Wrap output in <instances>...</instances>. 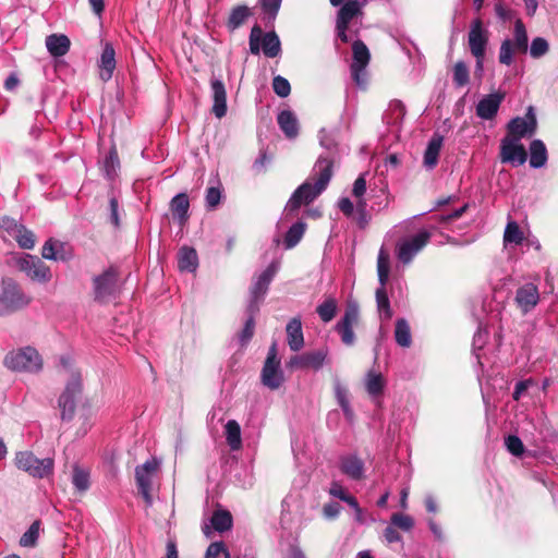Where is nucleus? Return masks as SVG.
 <instances>
[{
  "label": "nucleus",
  "mask_w": 558,
  "mask_h": 558,
  "mask_svg": "<svg viewBox=\"0 0 558 558\" xmlns=\"http://www.w3.org/2000/svg\"><path fill=\"white\" fill-rule=\"evenodd\" d=\"M353 62L351 65L367 66L371 53L367 46L360 39L352 44Z\"/></svg>",
  "instance_id": "nucleus-38"
},
{
  "label": "nucleus",
  "mask_w": 558,
  "mask_h": 558,
  "mask_svg": "<svg viewBox=\"0 0 558 558\" xmlns=\"http://www.w3.org/2000/svg\"><path fill=\"white\" fill-rule=\"evenodd\" d=\"M537 129V120L533 107H529L524 117L511 119L507 125V137L521 141L524 137H532Z\"/></svg>",
  "instance_id": "nucleus-11"
},
{
  "label": "nucleus",
  "mask_w": 558,
  "mask_h": 558,
  "mask_svg": "<svg viewBox=\"0 0 558 558\" xmlns=\"http://www.w3.org/2000/svg\"><path fill=\"white\" fill-rule=\"evenodd\" d=\"M306 225L302 221L293 223L286 233L284 245L287 248L294 247L303 238Z\"/></svg>",
  "instance_id": "nucleus-41"
},
{
  "label": "nucleus",
  "mask_w": 558,
  "mask_h": 558,
  "mask_svg": "<svg viewBox=\"0 0 558 558\" xmlns=\"http://www.w3.org/2000/svg\"><path fill=\"white\" fill-rule=\"evenodd\" d=\"M272 89L281 98H286L291 93V85L287 78L281 75H277L272 80Z\"/></svg>",
  "instance_id": "nucleus-52"
},
{
  "label": "nucleus",
  "mask_w": 558,
  "mask_h": 558,
  "mask_svg": "<svg viewBox=\"0 0 558 558\" xmlns=\"http://www.w3.org/2000/svg\"><path fill=\"white\" fill-rule=\"evenodd\" d=\"M444 144V136L435 133L429 140L427 147L424 151L423 163L429 170H433L438 163L439 153Z\"/></svg>",
  "instance_id": "nucleus-22"
},
{
  "label": "nucleus",
  "mask_w": 558,
  "mask_h": 558,
  "mask_svg": "<svg viewBox=\"0 0 558 558\" xmlns=\"http://www.w3.org/2000/svg\"><path fill=\"white\" fill-rule=\"evenodd\" d=\"M253 15L252 10L244 4H240L236 7H233L230 11V14L226 21V27L229 32H234Z\"/></svg>",
  "instance_id": "nucleus-25"
},
{
  "label": "nucleus",
  "mask_w": 558,
  "mask_h": 558,
  "mask_svg": "<svg viewBox=\"0 0 558 558\" xmlns=\"http://www.w3.org/2000/svg\"><path fill=\"white\" fill-rule=\"evenodd\" d=\"M226 441L232 451L242 448L241 426L235 420H230L225 426Z\"/></svg>",
  "instance_id": "nucleus-32"
},
{
  "label": "nucleus",
  "mask_w": 558,
  "mask_h": 558,
  "mask_svg": "<svg viewBox=\"0 0 558 558\" xmlns=\"http://www.w3.org/2000/svg\"><path fill=\"white\" fill-rule=\"evenodd\" d=\"M210 523L214 531L225 533L232 529L233 518L229 510L216 509L211 514Z\"/></svg>",
  "instance_id": "nucleus-30"
},
{
  "label": "nucleus",
  "mask_w": 558,
  "mask_h": 558,
  "mask_svg": "<svg viewBox=\"0 0 558 558\" xmlns=\"http://www.w3.org/2000/svg\"><path fill=\"white\" fill-rule=\"evenodd\" d=\"M82 375L80 372H72L63 392L58 399L62 421H71L74 417L75 409L82 401Z\"/></svg>",
  "instance_id": "nucleus-2"
},
{
  "label": "nucleus",
  "mask_w": 558,
  "mask_h": 558,
  "mask_svg": "<svg viewBox=\"0 0 558 558\" xmlns=\"http://www.w3.org/2000/svg\"><path fill=\"white\" fill-rule=\"evenodd\" d=\"M287 341L290 349L294 352L300 351L304 347V336L302 330V322L299 317L290 319L286 327Z\"/></svg>",
  "instance_id": "nucleus-21"
},
{
  "label": "nucleus",
  "mask_w": 558,
  "mask_h": 558,
  "mask_svg": "<svg viewBox=\"0 0 558 558\" xmlns=\"http://www.w3.org/2000/svg\"><path fill=\"white\" fill-rule=\"evenodd\" d=\"M395 339L396 342L403 348H409L412 343L411 329L404 318H400L396 322Z\"/></svg>",
  "instance_id": "nucleus-36"
},
{
  "label": "nucleus",
  "mask_w": 558,
  "mask_h": 558,
  "mask_svg": "<svg viewBox=\"0 0 558 558\" xmlns=\"http://www.w3.org/2000/svg\"><path fill=\"white\" fill-rule=\"evenodd\" d=\"M116 52L111 44L107 43L102 49L100 56V78L104 82L109 81L112 77L113 71L116 69Z\"/></svg>",
  "instance_id": "nucleus-23"
},
{
  "label": "nucleus",
  "mask_w": 558,
  "mask_h": 558,
  "mask_svg": "<svg viewBox=\"0 0 558 558\" xmlns=\"http://www.w3.org/2000/svg\"><path fill=\"white\" fill-rule=\"evenodd\" d=\"M214 105L211 112L216 118L221 119L227 113V92L225 84L220 80H213L211 83Z\"/></svg>",
  "instance_id": "nucleus-18"
},
{
  "label": "nucleus",
  "mask_w": 558,
  "mask_h": 558,
  "mask_svg": "<svg viewBox=\"0 0 558 558\" xmlns=\"http://www.w3.org/2000/svg\"><path fill=\"white\" fill-rule=\"evenodd\" d=\"M376 303L380 316L386 320L390 319L393 313L390 307V302L385 286H381L376 290Z\"/></svg>",
  "instance_id": "nucleus-42"
},
{
  "label": "nucleus",
  "mask_w": 558,
  "mask_h": 558,
  "mask_svg": "<svg viewBox=\"0 0 558 558\" xmlns=\"http://www.w3.org/2000/svg\"><path fill=\"white\" fill-rule=\"evenodd\" d=\"M71 41L66 35L51 34L46 37V47L49 53L54 57H63L70 50Z\"/></svg>",
  "instance_id": "nucleus-24"
},
{
  "label": "nucleus",
  "mask_w": 558,
  "mask_h": 558,
  "mask_svg": "<svg viewBox=\"0 0 558 558\" xmlns=\"http://www.w3.org/2000/svg\"><path fill=\"white\" fill-rule=\"evenodd\" d=\"M316 312L324 323H329L337 314V301L333 298L326 299L316 307Z\"/></svg>",
  "instance_id": "nucleus-44"
},
{
  "label": "nucleus",
  "mask_w": 558,
  "mask_h": 558,
  "mask_svg": "<svg viewBox=\"0 0 558 558\" xmlns=\"http://www.w3.org/2000/svg\"><path fill=\"white\" fill-rule=\"evenodd\" d=\"M505 98V93H492L483 97L476 106V114L484 120L493 119Z\"/></svg>",
  "instance_id": "nucleus-17"
},
{
  "label": "nucleus",
  "mask_w": 558,
  "mask_h": 558,
  "mask_svg": "<svg viewBox=\"0 0 558 558\" xmlns=\"http://www.w3.org/2000/svg\"><path fill=\"white\" fill-rule=\"evenodd\" d=\"M517 306L523 314L530 313L539 302V292L534 283H525L515 292Z\"/></svg>",
  "instance_id": "nucleus-16"
},
{
  "label": "nucleus",
  "mask_w": 558,
  "mask_h": 558,
  "mask_svg": "<svg viewBox=\"0 0 558 558\" xmlns=\"http://www.w3.org/2000/svg\"><path fill=\"white\" fill-rule=\"evenodd\" d=\"M31 301L32 298L24 293L14 279H2V289L0 292V316L22 310L26 307Z\"/></svg>",
  "instance_id": "nucleus-3"
},
{
  "label": "nucleus",
  "mask_w": 558,
  "mask_h": 558,
  "mask_svg": "<svg viewBox=\"0 0 558 558\" xmlns=\"http://www.w3.org/2000/svg\"><path fill=\"white\" fill-rule=\"evenodd\" d=\"M466 208H468V205H463L462 207L454 209L451 213L436 214L434 217L437 218L441 225L447 226L451 221L460 218L465 213Z\"/></svg>",
  "instance_id": "nucleus-55"
},
{
  "label": "nucleus",
  "mask_w": 558,
  "mask_h": 558,
  "mask_svg": "<svg viewBox=\"0 0 558 558\" xmlns=\"http://www.w3.org/2000/svg\"><path fill=\"white\" fill-rule=\"evenodd\" d=\"M118 208H119L118 199L114 196H112L109 199V209H110V221L114 227H119V225H120Z\"/></svg>",
  "instance_id": "nucleus-64"
},
{
  "label": "nucleus",
  "mask_w": 558,
  "mask_h": 558,
  "mask_svg": "<svg viewBox=\"0 0 558 558\" xmlns=\"http://www.w3.org/2000/svg\"><path fill=\"white\" fill-rule=\"evenodd\" d=\"M277 122L288 138H294L299 134L298 120L292 111L283 110L278 114Z\"/></svg>",
  "instance_id": "nucleus-29"
},
{
  "label": "nucleus",
  "mask_w": 558,
  "mask_h": 558,
  "mask_svg": "<svg viewBox=\"0 0 558 558\" xmlns=\"http://www.w3.org/2000/svg\"><path fill=\"white\" fill-rule=\"evenodd\" d=\"M366 201L365 199H357L356 206H355V221L357 226L361 229H365L371 220V216L368 215L366 210Z\"/></svg>",
  "instance_id": "nucleus-50"
},
{
  "label": "nucleus",
  "mask_w": 558,
  "mask_h": 558,
  "mask_svg": "<svg viewBox=\"0 0 558 558\" xmlns=\"http://www.w3.org/2000/svg\"><path fill=\"white\" fill-rule=\"evenodd\" d=\"M120 270L111 265L102 274L93 278L94 300L99 303H108L116 299L120 292Z\"/></svg>",
  "instance_id": "nucleus-4"
},
{
  "label": "nucleus",
  "mask_w": 558,
  "mask_h": 558,
  "mask_svg": "<svg viewBox=\"0 0 558 558\" xmlns=\"http://www.w3.org/2000/svg\"><path fill=\"white\" fill-rule=\"evenodd\" d=\"M8 368L16 372H38L43 367V360L39 353L32 347L12 351L4 357Z\"/></svg>",
  "instance_id": "nucleus-6"
},
{
  "label": "nucleus",
  "mask_w": 558,
  "mask_h": 558,
  "mask_svg": "<svg viewBox=\"0 0 558 558\" xmlns=\"http://www.w3.org/2000/svg\"><path fill=\"white\" fill-rule=\"evenodd\" d=\"M340 470L348 477L360 481L364 477V462L354 454L344 456L340 459Z\"/></svg>",
  "instance_id": "nucleus-19"
},
{
  "label": "nucleus",
  "mask_w": 558,
  "mask_h": 558,
  "mask_svg": "<svg viewBox=\"0 0 558 558\" xmlns=\"http://www.w3.org/2000/svg\"><path fill=\"white\" fill-rule=\"evenodd\" d=\"M526 150L521 141L505 136L500 144V160L514 167L526 161Z\"/></svg>",
  "instance_id": "nucleus-13"
},
{
  "label": "nucleus",
  "mask_w": 558,
  "mask_h": 558,
  "mask_svg": "<svg viewBox=\"0 0 558 558\" xmlns=\"http://www.w3.org/2000/svg\"><path fill=\"white\" fill-rule=\"evenodd\" d=\"M19 246L24 250H32L36 244V236L33 231L22 226L13 236Z\"/></svg>",
  "instance_id": "nucleus-46"
},
{
  "label": "nucleus",
  "mask_w": 558,
  "mask_h": 558,
  "mask_svg": "<svg viewBox=\"0 0 558 558\" xmlns=\"http://www.w3.org/2000/svg\"><path fill=\"white\" fill-rule=\"evenodd\" d=\"M72 483L78 492H86L89 488V473L77 465L74 466Z\"/></svg>",
  "instance_id": "nucleus-49"
},
{
  "label": "nucleus",
  "mask_w": 558,
  "mask_h": 558,
  "mask_svg": "<svg viewBox=\"0 0 558 558\" xmlns=\"http://www.w3.org/2000/svg\"><path fill=\"white\" fill-rule=\"evenodd\" d=\"M248 318L242 331L239 335L241 345H246L254 336L255 331V318L254 315L258 312V305L250 304L247 307Z\"/></svg>",
  "instance_id": "nucleus-33"
},
{
  "label": "nucleus",
  "mask_w": 558,
  "mask_h": 558,
  "mask_svg": "<svg viewBox=\"0 0 558 558\" xmlns=\"http://www.w3.org/2000/svg\"><path fill=\"white\" fill-rule=\"evenodd\" d=\"M120 167L119 154L116 146H112L105 158L104 168L109 179L117 175V170Z\"/></svg>",
  "instance_id": "nucleus-47"
},
{
  "label": "nucleus",
  "mask_w": 558,
  "mask_h": 558,
  "mask_svg": "<svg viewBox=\"0 0 558 558\" xmlns=\"http://www.w3.org/2000/svg\"><path fill=\"white\" fill-rule=\"evenodd\" d=\"M524 240V234L520 229L519 225L510 220L508 221L505 232H504V244L505 246L509 244L520 245Z\"/></svg>",
  "instance_id": "nucleus-37"
},
{
  "label": "nucleus",
  "mask_w": 558,
  "mask_h": 558,
  "mask_svg": "<svg viewBox=\"0 0 558 558\" xmlns=\"http://www.w3.org/2000/svg\"><path fill=\"white\" fill-rule=\"evenodd\" d=\"M360 323V307L355 302H349L342 318L336 324L335 330L339 333L343 344L351 347L355 342L353 328Z\"/></svg>",
  "instance_id": "nucleus-9"
},
{
  "label": "nucleus",
  "mask_w": 558,
  "mask_h": 558,
  "mask_svg": "<svg viewBox=\"0 0 558 558\" xmlns=\"http://www.w3.org/2000/svg\"><path fill=\"white\" fill-rule=\"evenodd\" d=\"M549 50L547 40L543 37H536L532 40L530 46V54L534 59L545 56Z\"/></svg>",
  "instance_id": "nucleus-51"
},
{
  "label": "nucleus",
  "mask_w": 558,
  "mask_h": 558,
  "mask_svg": "<svg viewBox=\"0 0 558 558\" xmlns=\"http://www.w3.org/2000/svg\"><path fill=\"white\" fill-rule=\"evenodd\" d=\"M304 355L307 368L318 371L324 365L328 355V350L326 348H322L315 351L305 352Z\"/></svg>",
  "instance_id": "nucleus-43"
},
{
  "label": "nucleus",
  "mask_w": 558,
  "mask_h": 558,
  "mask_svg": "<svg viewBox=\"0 0 558 558\" xmlns=\"http://www.w3.org/2000/svg\"><path fill=\"white\" fill-rule=\"evenodd\" d=\"M364 3L365 0H348L338 11L336 22L349 25L352 19L362 14Z\"/></svg>",
  "instance_id": "nucleus-28"
},
{
  "label": "nucleus",
  "mask_w": 558,
  "mask_h": 558,
  "mask_svg": "<svg viewBox=\"0 0 558 558\" xmlns=\"http://www.w3.org/2000/svg\"><path fill=\"white\" fill-rule=\"evenodd\" d=\"M22 226L15 219L8 216L0 219V229L7 231L11 236H14Z\"/></svg>",
  "instance_id": "nucleus-57"
},
{
  "label": "nucleus",
  "mask_w": 558,
  "mask_h": 558,
  "mask_svg": "<svg viewBox=\"0 0 558 558\" xmlns=\"http://www.w3.org/2000/svg\"><path fill=\"white\" fill-rule=\"evenodd\" d=\"M366 192L365 174H360L353 183L352 195L357 199H363L362 196Z\"/></svg>",
  "instance_id": "nucleus-60"
},
{
  "label": "nucleus",
  "mask_w": 558,
  "mask_h": 558,
  "mask_svg": "<svg viewBox=\"0 0 558 558\" xmlns=\"http://www.w3.org/2000/svg\"><path fill=\"white\" fill-rule=\"evenodd\" d=\"M277 355V344L274 342L268 350L260 374L263 385L271 390L278 389L284 379L280 369V360Z\"/></svg>",
  "instance_id": "nucleus-8"
},
{
  "label": "nucleus",
  "mask_w": 558,
  "mask_h": 558,
  "mask_svg": "<svg viewBox=\"0 0 558 558\" xmlns=\"http://www.w3.org/2000/svg\"><path fill=\"white\" fill-rule=\"evenodd\" d=\"M198 266V256L195 248L183 246L178 253V267L181 271L193 272Z\"/></svg>",
  "instance_id": "nucleus-27"
},
{
  "label": "nucleus",
  "mask_w": 558,
  "mask_h": 558,
  "mask_svg": "<svg viewBox=\"0 0 558 558\" xmlns=\"http://www.w3.org/2000/svg\"><path fill=\"white\" fill-rule=\"evenodd\" d=\"M278 271L276 263H271L256 279L251 287V303L258 305V302L265 296L268 291L269 284Z\"/></svg>",
  "instance_id": "nucleus-15"
},
{
  "label": "nucleus",
  "mask_w": 558,
  "mask_h": 558,
  "mask_svg": "<svg viewBox=\"0 0 558 558\" xmlns=\"http://www.w3.org/2000/svg\"><path fill=\"white\" fill-rule=\"evenodd\" d=\"M226 551L228 549L223 542H214L207 547L204 558H219L221 554L226 556Z\"/></svg>",
  "instance_id": "nucleus-58"
},
{
  "label": "nucleus",
  "mask_w": 558,
  "mask_h": 558,
  "mask_svg": "<svg viewBox=\"0 0 558 558\" xmlns=\"http://www.w3.org/2000/svg\"><path fill=\"white\" fill-rule=\"evenodd\" d=\"M378 280L381 286H386L390 272V256L385 248H380L377 257Z\"/></svg>",
  "instance_id": "nucleus-39"
},
{
  "label": "nucleus",
  "mask_w": 558,
  "mask_h": 558,
  "mask_svg": "<svg viewBox=\"0 0 558 558\" xmlns=\"http://www.w3.org/2000/svg\"><path fill=\"white\" fill-rule=\"evenodd\" d=\"M221 191L218 187L210 186L206 192V205L208 208L214 209L220 203Z\"/></svg>",
  "instance_id": "nucleus-59"
},
{
  "label": "nucleus",
  "mask_w": 558,
  "mask_h": 558,
  "mask_svg": "<svg viewBox=\"0 0 558 558\" xmlns=\"http://www.w3.org/2000/svg\"><path fill=\"white\" fill-rule=\"evenodd\" d=\"M366 391L373 397L380 396L384 391L385 380L380 373L368 372L365 381Z\"/></svg>",
  "instance_id": "nucleus-40"
},
{
  "label": "nucleus",
  "mask_w": 558,
  "mask_h": 558,
  "mask_svg": "<svg viewBox=\"0 0 558 558\" xmlns=\"http://www.w3.org/2000/svg\"><path fill=\"white\" fill-rule=\"evenodd\" d=\"M366 66H360V65H351V75L353 81L359 86H365L366 85Z\"/></svg>",
  "instance_id": "nucleus-61"
},
{
  "label": "nucleus",
  "mask_w": 558,
  "mask_h": 558,
  "mask_svg": "<svg viewBox=\"0 0 558 558\" xmlns=\"http://www.w3.org/2000/svg\"><path fill=\"white\" fill-rule=\"evenodd\" d=\"M336 396H337V399H338V402L340 404V407L342 408L343 412H344V415L348 417V418H351L353 416V412L350 408V404H349V400L347 398V393L344 390L338 388L337 391H336Z\"/></svg>",
  "instance_id": "nucleus-62"
},
{
  "label": "nucleus",
  "mask_w": 558,
  "mask_h": 558,
  "mask_svg": "<svg viewBox=\"0 0 558 558\" xmlns=\"http://www.w3.org/2000/svg\"><path fill=\"white\" fill-rule=\"evenodd\" d=\"M40 531V521H34L28 530L21 536L20 545L23 547H34L37 544Z\"/></svg>",
  "instance_id": "nucleus-48"
},
{
  "label": "nucleus",
  "mask_w": 558,
  "mask_h": 558,
  "mask_svg": "<svg viewBox=\"0 0 558 558\" xmlns=\"http://www.w3.org/2000/svg\"><path fill=\"white\" fill-rule=\"evenodd\" d=\"M452 81L456 87H463L470 81L469 68L463 61H458L453 65Z\"/></svg>",
  "instance_id": "nucleus-45"
},
{
  "label": "nucleus",
  "mask_w": 558,
  "mask_h": 558,
  "mask_svg": "<svg viewBox=\"0 0 558 558\" xmlns=\"http://www.w3.org/2000/svg\"><path fill=\"white\" fill-rule=\"evenodd\" d=\"M92 416V410L89 407H86V404L82 403L78 414V420H82V435H85L87 433V429L89 427V418Z\"/></svg>",
  "instance_id": "nucleus-63"
},
{
  "label": "nucleus",
  "mask_w": 558,
  "mask_h": 558,
  "mask_svg": "<svg viewBox=\"0 0 558 558\" xmlns=\"http://www.w3.org/2000/svg\"><path fill=\"white\" fill-rule=\"evenodd\" d=\"M505 446L507 450L515 457H521L524 452V445L522 440L515 435L507 436L505 438Z\"/></svg>",
  "instance_id": "nucleus-53"
},
{
  "label": "nucleus",
  "mask_w": 558,
  "mask_h": 558,
  "mask_svg": "<svg viewBox=\"0 0 558 558\" xmlns=\"http://www.w3.org/2000/svg\"><path fill=\"white\" fill-rule=\"evenodd\" d=\"M390 524L402 531H409L414 526V520L407 514L397 512L391 515Z\"/></svg>",
  "instance_id": "nucleus-54"
},
{
  "label": "nucleus",
  "mask_w": 558,
  "mask_h": 558,
  "mask_svg": "<svg viewBox=\"0 0 558 558\" xmlns=\"http://www.w3.org/2000/svg\"><path fill=\"white\" fill-rule=\"evenodd\" d=\"M418 253V233L398 245L397 257L402 264H409Z\"/></svg>",
  "instance_id": "nucleus-26"
},
{
  "label": "nucleus",
  "mask_w": 558,
  "mask_h": 558,
  "mask_svg": "<svg viewBox=\"0 0 558 558\" xmlns=\"http://www.w3.org/2000/svg\"><path fill=\"white\" fill-rule=\"evenodd\" d=\"M59 248H64V244L50 238L41 247V256L49 260H66L65 254H59Z\"/></svg>",
  "instance_id": "nucleus-34"
},
{
  "label": "nucleus",
  "mask_w": 558,
  "mask_h": 558,
  "mask_svg": "<svg viewBox=\"0 0 558 558\" xmlns=\"http://www.w3.org/2000/svg\"><path fill=\"white\" fill-rule=\"evenodd\" d=\"M547 162V149L541 140H534L530 144V166L532 168H542Z\"/></svg>",
  "instance_id": "nucleus-31"
},
{
  "label": "nucleus",
  "mask_w": 558,
  "mask_h": 558,
  "mask_svg": "<svg viewBox=\"0 0 558 558\" xmlns=\"http://www.w3.org/2000/svg\"><path fill=\"white\" fill-rule=\"evenodd\" d=\"M333 165L335 160L332 158L320 156L315 163L317 175L302 183L293 192L286 209L289 213H296L303 204L308 205L319 196L332 178Z\"/></svg>",
  "instance_id": "nucleus-1"
},
{
  "label": "nucleus",
  "mask_w": 558,
  "mask_h": 558,
  "mask_svg": "<svg viewBox=\"0 0 558 558\" xmlns=\"http://www.w3.org/2000/svg\"><path fill=\"white\" fill-rule=\"evenodd\" d=\"M190 201L186 193L175 195L170 202L172 218L183 227L189 220Z\"/></svg>",
  "instance_id": "nucleus-20"
},
{
  "label": "nucleus",
  "mask_w": 558,
  "mask_h": 558,
  "mask_svg": "<svg viewBox=\"0 0 558 558\" xmlns=\"http://www.w3.org/2000/svg\"><path fill=\"white\" fill-rule=\"evenodd\" d=\"M15 462L19 469L36 477H44L53 470L52 459H38L29 451L19 452L15 457Z\"/></svg>",
  "instance_id": "nucleus-10"
},
{
  "label": "nucleus",
  "mask_w": 558,
  "mask_h": 558,
  "mask_svg": "<svg viewBox=\"0 0 558 558\" xmlns=\"http://www.w3.org/2000/svg\"><path fill=\"white\" fill-rule=\"evenodd\" d=\"M157 469L158 462L156 459L147 460L144 464L137 465L135 469L136 485L147 506H151L153 504V497L150 494L151 477L156 473Z\"/></svg>",
  "instance_id": "nucleus-12"
},
{
  "label": "nucleus",
  "mask_w": 558,
  "mask_h": 558,
  "mask_svg": "<svg viewBox=\"0 0 558 558\" xmlns=\"http://www.w3.org/2000/svg\"><path fill=\"white\" fill-rule=\"evenodd\" d=\"M529 49V36L521 20L514 22L513 38L505 39L499 48V62L504 65H511L514 61V53H526Z\"/></svg>",
  "instance_id": "nucleus-5"
},
{
  "label": "nucleus",
  "mask_w": 558,
  "mask_h": 558,
  "mask_svg": "<svg viewBox=\"0 0 558 558\" xmlns=\"http://www.w3.org/2000/svg\"><path fill=\"white\" fill-rule=\"evenodd\" d=\"M16 268L24 272L33 281L47 283L51 280L52 274L43 259L38 256L25 254L15 260Z\"/></svg>",
  "instance_id": "nucleus-7"
},
{
  "label": "nucleus",
  "mask_w": 558,
  "mask_h": 558,
  "mask_svg": "<svg viewBox=\"0 0 558 558\" xmlns=\"http://www.w3.org/2000/svg\"><path fill=\"white\" fill-rule=\"evenodd\" d=\"M262 49L266 57L276 58L281 51V44L275 32H268L263 36Z\"/></svg>",
  "instance_id": "nucleus-35"
},
{
  "label": "nucleus",
  "mask_w": 558,
  "mask_h": 558,
  "mask_svg": "<svg viewBox=\"0 0 558 558\" xmlns=\"http://www.w3.org/2000/svg\"><path fill=\"white\" fill-rule=\"evenodd\" d=\"M282 0H259V4L265 14L275 19L279 12Z\"/></svg>",
  "instance_id": "nucleus-56"
},
{
  "label": "nucleus",
  "mask_w": 558,
  "mask_h": 558,
  "mask_svg": "<svg viewBox=\"0 0 558 558\" xmlns=\"http://www.w3.org/2000/svg\"><path fill=\"white\" fill-rule=\"evenodd\" d=\"M468 43L470 51L475 58L485 56L488 44V31L484 28L480 19L471 23Z\"/></svg>",
  "instance_id": "nucleus-14"
}]
</instances>
